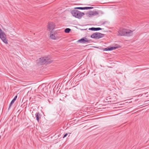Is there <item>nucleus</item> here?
<instances>
[{
  "label": "nucleus",
  "instance_id": "obj_2",
  "mask_svg": "<svg viewBox=\"0 0 149 149\" xmlns=\"http://www.w3.org/2000/svg\"><path fill=\"white\" fill-rule=\"evenodd\" d=\"M71 13L73 17L79 19H81L82 17L85 14L84 13L81 12L76 9L71 10Z\"/></svg>",
  "mask_w": 149,
  "mask_h": 149
},
{
  "label": "nucleus",
  "instance_id": "obj_18",
  "mask_svg": "<svg viewBox=\"0 0 149 149\" xmlns=\"http://www.w3.org/2000/svg\"><path fill=\"white\" fill-rule=\"evenodd\" d=\"M103 50L105 51H109V47L104 48L103 49Z\"/></svg>",
  "mask_w": 149,
  "mask_h": 149
},
{
  "label": "nucleus",
  "instance_id": "obj_1",
  "mask_svg": "<svg viewBox=\"0 0 149 149\" xmlns=\"http://www.w3.org/2000/svg\"><path fill=\"white\" fill-rule=\"evenodd\" d=\"M133 31L125 29H120L118 31V35L120 36H130L133 34Z\"/></svg>",
  "mask_w": 149,
  "mask_h": 149
},
{
  "label": "nucleus",
  "instance_id": "obj_11",
  "mask_svg": "<svg viewBox=\"0 0 149 149\" xmlns=\"http://www.w3.org/2000/svg\"><path fill=\"white\" fill-rule=\"evenodd\" d=\"M93 11H92L91 10L89 11V13H86V15L87 16L89 17H90L91 16V15H93Z\"/></svg>",
  "mask_w": 149,
  "mask_h": 149
},
{
  "label": "nucleus",
  "instance_id": "obj_9",
  "mask_svg": "<svg viewBox=\"0 0 149 149\" xmlns=\"http://www.w3.org/2000/svg\"><path fill=\"white\" fill-rule=\"evenodd\" d=\"M52 31H50V38L53 40H56V38L55 37V32H54L53 33Z\"/></svg>",
  "mask_w": 149,
  "mask_h": 149
},
{
  "label": "nucleus",
  "instance_id": "obj_24",
  "mask_svg": "<svg viewBox=\"0 0 149 149\" xmlns=\"http://www.w3.org/2000/svg\"><path fill=\"white\" fill-rule=\"evenodd\" d=\"M83 30H86V29H83Z\"/></svg>",
  "mask_w": 149,
  "mask_h": 149
},
{
  "label": "nucleus",
  "instance_id": "obj_22",
  "mask_svg": "<svg viewBox=\"0 0 149 149\" xmlns=\"http://www.w3.org/2000/svg\"><path fill=\"white\" fill-rule=\"evenodd\" d=\"M107 22L106 21H105L103 23H102V25H104Z\"/></svg>",
  "mask_w": 149,
  "mask_h": 149
},
{
  "label": "nucleus",
  "instance_id": "obj_23",
  "mask_svg": "<svg viewBox=\"0 0 149 149\" xmlns=\"http://www.w3.org/2000/svg\"><path fill=\"white\" fill-rule=\"evenodd\" d=\"M97 126V125H95V126H92V127H94V126Z\"/></svg>",
  "mask_w": 149,
  "mask_h": 149
},
{
  "label": "nucleus",
  "instance_id": "obj_17",
  "mask_svg": "<svg viewBox=\"0 0 149 149\" xmlns=\"http://www.w3.org/2000/svg\"><path fill=\"white\" fill-rule=\"evenodd\" d=\"M93 16L98 15L99 14L98 12L97 11H93Z\"/></svg>",
  "mask_w": 149,
  "mask_h": 149
},
{
  "label": "nucleus",
  "instance_id": "obj_14",
  "mask_svg": "<svg viewBox=\"0 0 149 149\" xmlns=\"http://www.w3.org/2000/svg\"><path fill=\"white\" fill-rule=\"evenodd\" d=\"M75 9H77L81 10H84V7H77L74 8Z\"/></svg>",
  "mask_w": 149,
  "mask_h": 149
},
{
  "label": "nucleus",
  "instance_id": "obj_8",
  "mask_svg": "<svg viewBox=\"0 0 149 149\" xmlns=\"http://www.w3.org/2000/svg\"><path fill=\"white\" fill-rule=\"evenodd\" d=\"M102 29L100 27L95 28L91 27L88 29L89 30L92 31H98L102 30Z\"/></svg>",
  "mask_w": 149,
  "mask_h": 149
},
{
  "label": "nucleus",
  "instance_id": "obj_4",
  "mask_svg": "<svg viewBox=\"0 0 149 149\" xmlns=\"http://www.w3.org/2000/svg\"><path fill=\"white\" fill-rule=\"evenodd\" d=\"M0 38L5 44H8V40L6 38V35L4 32L2 31L0 28Z\"/></svg>",
  "mask_w": 149,
  "mask_h": 149
},
{
  "label": "nucleus",
  "instance_id": "obj_20",
  "mask_svg": "<svg viewBox=\"0 0 149 149\" xmlns=\"http://www.w3.org/2000/svg\"><path fill=\"white\" fill-rule=\"evenodd\" d=\"M68 133H65L63 136V138H64L65 137L68 135Z\"/></svg>",
  "mask_w": 149,
  "mask_h": 149
},
{
  "label": "nucleus",
  "instance_id": "obj_6",
  "mask_svg": "<svg viewBox=\"0 0 149 149\" xmlns=\"http://www.w3.org/2000/svg\"><path fill=\"white\" fill-rule=\"evenodd\" d=\"M90 41H92L91 40H88L86 37H84L77 41V42L82 44L86 43H89Z\"/></svg>",
  "mask_w": 149,
  "mask_h": 149
},
{
  "label": "nucleus",
  "instance_id": "obj_19",
  "mask_svg": "<svg viewBox=\"0 0 149 149\" xmlns=\"http://www.w3.org/2000/svg\"><path fill=\"white\" fill-rule=\"evenodd\" d=\"M109 51H111V50H113V46H111V47L110 46L109 47Z\"/></svg>",
  "mask_w": 149,
  "mask_h": 149
},
{
  "label": "nucleus",
  "instance_id": "obj_12",
  "mask_svg": "<svg viewBox=\"0 0 149 149\" xmlns=\"http://www.w3.org/2000/svg\"><path fill=\"white\" fill-rule=\"evenodd\" d=\"M15 100H14V99H13L12 101H11V102H10V104H9V107L8 108V109L9 110L10 108V107H11V106L13 105V104L14 103V102H15Z\"/></svg>",
  "mask_w": 149,
  "mask_h": 149
},
{
  "label": "nucleus",
  "instance_id": "obj_5",
  "mask_svg": "<svg viewBox=\"0 0 149 149\" xmlns=\"http://www.w3.org/2000/svg\"><path fill=\"white\" fill-rule=\"evenodd\" d=\"M104 35L99 32H95L92 34L91 37L92 38L98 39L104 37Z\"/></svg>",
  "mask_w": 149,
  "mask_h": 149
},
{
  "label": "nucleus",
  "instance_id": "obj_13",
  "mask_svg": "<svg viewBox=\"0 0 149 149\" xmlns=\"http://www.w3.org/2000/svg\"><path fill=\"white\" fill-rule=\"evenodd\" d=\"M71 31V29L69 28H67L65 29L64 32L67 33H69Z\"/></svg>",
  "mask_w": 149,
  "mask_h": 149
},
{
  "label": "nucleus",
  "instance_id": "obj_3",
  "mask_svg": "<svg viewBox=\"0 0 149 149\" xmlns=\"http://www.w3.org/2000/svg\"><path fill=\"white\" fill-rule=\"evenodd\" d=\"M38 61H39L37 62L38 64L40 65L47 64L52 62V61H49V59L48 56L42 57L39 58Z\"/></svg>",
  "mask_w": 149,
  "mask_h": 149
},
{
  "label": "nucleus",
  "instance_id": "obj_10",
  "mask_svg": "<svg viewBox=\"0 0 149 149\" xmlns=\"http://www.w3.org/2000/svg\"><path fill=\"white\" fill-rule=\"evenodd\" d=\"M35 116H36V120L38 122H39V121L40 119L41 118V115L40 114V113L38 112L37 113H36Z\"/></svg>",
  "mask_w": 149,
  "mask_h": 149
},
{
  "label": "nucleus",
  "instance_id": "obj_15",
  "mask_svg": "<svg viewBox=\"0 0 149 149\" xmlns=\"http://www.w3.org/2000/svg\"><path fill=\"white\" fill-rule=\"evenodd\" d=\"M121 47L120 45H115V46H113V50L120 48Z\"/></svg>",
  "mask_w": 149,
  "mask_h": 149
},
{
  "label": "nucleus",
  "instance_id": "obj_16",
  "mask_svg": "<svg viewBox=\"0 0 149 149\" xmlns=\"http://www.w3.org/2000/svg\"><path fill=\"white\" fill-rule=\"evenodd\" d=\"M93 7H84L85 10L91 9L93 8Z\"/></svg>",
  "mask_w": 149,
  "mask_h": 149
},
{
  "label": "nucleus",
  "instance_id": "obj_21",
  "mask_svg": "<svg viewBox=\"0 0 149 149\" xmlns=\"http://www.w3.org/2000/svg\"><path fill=\"white\" fill-rule=\"evenodd\" d=\"M17 98V95H16L15 97H14V98L13 99L14 100H16Z\"/></svg>",
  "mask_w": 149,
  "mask_h": 149
},
{
  "label": "nucleus",
  "instance_id": "obj_7",
  "mask_svg": "<svg viewBox=\"0 0 149 149\" xmlns=\"http://www.w3.org/2000/svg\"><path fill=\"white\" fill-rule=\"evenodd\" d=\"M55 26V25L53 22H49L48 24V30L49 31H50L51 30H52V31H53V30L54 29Z\"/></svg>",
  "mask_w": 149,
  "mask_h": 149
}]
</instances>
